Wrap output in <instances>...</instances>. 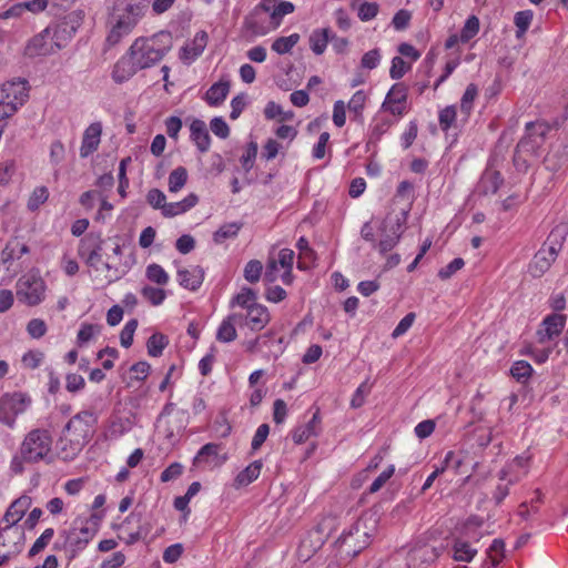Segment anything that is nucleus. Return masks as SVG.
I'll use <instances>...</instances> for the list:
<instances>
[{
	"label": "nucleus",
	"instance_id": "obj_61",
	"mask_svg": "<svg viewBox=\"0 0 568 568\" xmlns=\"http://www.w3.org/2000/svg\"><path fill=\"white\" fill-rule=\"evenodd\" d=\"M138 324V320L132 318L122 328L120 333V342L123 347L129 348L132 345Z\"/></svg>",
	"mask_w": 568,
	"mask_h": 568
},
{
	"label": "nucleus",
	"instance_id": "obj_42",
	"mask_svg": "<svg viewBox=\"0 0 568 568\" xmlns=\"http://www.w3.org/2000/svg\"><path fill=\"white\" fill-rule=\"evenodd\" d=\"M300 41L298 33H292L288 37H280L272 43V50L278 54L291 52L295 44Z\"/></svg>",
	"mask_w": 568,
	"mask_h": 568
},
{
	"label": "nucleus",
	"instance_id": "obj_63",
	"mask_svg": "<svg viewBox=\"0 0 568 568\" xmlns=\"http://www.w3.org/2000/svg\"><path fill=\"white\" fill-rule=\"evenodd\" d=\"M294 4L290 1H280L276 3V10L273 11V28H276L282 22L284 16L294 11Z\"/></svg>",
	"mask_w": 568,
	"mask_h": 568
},
{
	"label": "nucleus",
	"instance_id": "obj_43",
	"mask_svg": "<svg viewBox=\"0 0 568 568\" xmlns=\"http://www.w3.org/2000/svg\"><path fill=\"white\" fill-rule=\"evenodd\" d=\"M237 337L235 325L226 316L216 332V339L222 343H231Z\"/></svg>",
	"mask_w": 568,
	"mask_h": 568
},
{
	"label": "nucleus",
	"instance_id": "obj_48",
	"mask_svg": "<svg viewBox=\"0 0 568 568\" xmlns=\"http://www.w3.org/2000/svg\"><path fill=\"white\" fill-rule=\"evenodd\" d=\"M142 296L148 300L151 305L159 306L166 298V292L163 288L145 285L141 290Z\"/></svg>",
	"mask_w": 568,
	"mask_h": 568
},
{
	"label": "nucleus",
	"instance_id": "obj_20",
	"mask_svg": "<svg viewBox=\"0 0 568 568\" xmlns=\"http://www.w3.org/2000/svg\"><path fill=\"white\" fill-rule=\"evenodd\" d=\"M544 329H539V342L545 343L546 341L552 339L555 336H558L565 325H566V315L562 314H550L546 316L541 323Z\"/></svg>",
	"mask_w": 568,
	"mask_h": 568
},
{
	"label": "nucleus",
	"instance_id": "obj_17",
	"mask_svg": "<svg viewBox=\"0 0 568 568\" xmlns=\"http://www.w3.org/2000/svg\"><path fill=\"white\" fill-rule=\"evenodd\" d=\"M31 504L32 499L27 495H22L13 500L2 518V521L6 523L7 528L13 529V527L23 518Z\"/></svg>",
	"mask_w": 568,
	"mask_h": 568
},
{
	"label": "nucleus",
	"instance_id": "obj_15",
	"mask_svg": "<svg viewBox=\"0 0 568 568\" xmlns=\"http://www.w3.org/2000/svg\"><path fill=\"white\" fill-rule=\"evenodd\" d=\"M407 100V87L403 82L395 83L388 93L382 108L393 115H403L405 111V103Z\"/></svg>",
	"mask_w": 568,
	"mask_h": 568
},
{
	"label": "nucleus",
	"instance_id": "obj_26",
	"mask_svg": "<svg viewBox=\"0 0 568 568\" xmlns=\"http://www.w3.org/2000/svg\"><path fill=\"white\" fill-rule=\"evenodd\" d=\"M179 284L186 290L196 291L201 287L204 280V270L201 266H194L191 270L178 271Z\"/></svg>",
	"mask_w": 568,
	"mask_h": 568
},
{
	"label": "nucleus",
	"instance_id": "obj_27",
	"mask_svg": "<svg viewBox=\"0 0 568 568\" xmlns=\"http://www.w3.org/2000/svg\"><path fill=\"white\" fill-rule=\"evenodd\" d=\"M189 425V413L185 409H179L172 420L168 422L165 428V438L173 443L175 442L186 429Z\"/></svg>",
	"mask_w": 568,
	"mask_h": 568
},
{
	"label": "nucleus",
	"instance_id": "obj_35",
	"mask_svg": "<svg viewBox=\"0 0 568 568\" xmlns=\"http://www.w3.org/2000/svg\"><path fill=\"white\" fill-rule=\"evenodd\" d=\"M505 542L503 539H494L487 549L488 558L484 561L486 568L496 567L504 558Z\"/></svg>",
	"mask_w": 568,
	"mask_h": 568
},
{
	"label": "nucleus",
	"instance_id": "obj_9",
	"mask_svg": "<svg viewBox=\"0 0 568 568\" xmlns=\"http://www.w3.org/2000/svg\"><path fill=\"white\" fill-rule=\"evenodd\" d=\"M81 20L82 18L80 13L72 12L59 20L57 23L45 28V31H49L50 40L57 50L64 48L73 38L81 26Z\"/></svg>",
	"mask_w": 568,
	"mask_h": 568
},
{
	"label": "nucleus",
	"instance_id": "obj_44",
	"mask_svg": "<svg viewBox=\"0 0 568 568\" xmlns=\"http://www.w3.org/2000/svg\"><path fill=\"white\" fill-rule=\"evenodd\" d=\"M145 276L150 282L158 285H166L170 278L165 270L156 263L148 265Z\"/></svg>",
	"mask_w": 568,
	"mask_h": 568
},
{
	"label": "nucleus",
	"instance_id": "obj_28",
	"mask_svg": "<svg viewBox=\"0 0 568 568\" xmlns=\"http://www.w3.org/2000/svg\"><path fill=\"white\" fill-rule=\"evenodd\" d=\"M231 89V81L227 79H221L220 81L213 83L205 93L204 100L211 106L221 105Z\"/></svg>",
	"mask_w": 568,
	"mask_h": 568
},
{
	"label": "nucleus",
	"instance_id": "obj_39",
	"mask_svg": "<svg viewBox=\"0 0 568 568\" xmlns=\"http://www.w3.org/2000/svg\"><path fill=\"white\" fill-rule=\"evenodd\" d=\"M242 226L243 224L240 222L225 223L214 232L213 241L216 244H222L225 240L235 237Z\"/></svg>",
	"mask_w": 568,
	"mask_h": 568
},
{
	"label": "nucleus",
	"instance_id": "obj_3",
	"mask_svg": "<svg viewBox=\"0 0 568 568\" xmlns=\"http://www.w3.org/2000/svg\"><path fill=\"white\" fill-rule=\"evenodd\" d=\"M148 4V0H116L112 13L115 23L106 37V43L113 47L131 33L144 16Z\"/></svg>",
	"mask_w": 568,
	"mask_h": 568
},
{
	"label": "nucleus",
	"instance_id": "obj_30",
	"mask_svg": "<svg viewBox=\"0 0 568 568\" xmlns=\"http://www.w3.org/2000/svg\"><path fill=\"white\" fill-rule=\"evenodd\" d=\"M199 203V196L195 193H190L180 202L168 203L163 207V216L173 217L179 214L185 213Z\"/></svg>",
	"mask_w": 568,
	"mask_h": 568
},
{
	"label": "nucleus",
	"instance_id": "obj_57",
	"mask_svg": "<svg viewBox=\"0 0 568 568\" xmlns=\"http://www.w3.org/2000/svg\"><path fill=\"white\" fill-rule=\"evenodd\" d=\"M366 102V94L363 90L356 91L351 98L347 108L355 114V119L362 118V112Z\"/></svg>",
	"mask_w": 568,
	"mask_h": 568
},
{
	"label": "nucleus",
	"instance_id": "obj_49",
	"mask_svg": "<svg viewBox=\"0 0 568 568\" xmlns=\"http://www.w3.org/2000/svg\"><path fill=\"white\" fill-rule=\"evenodd\" d=\"M479 19L476 16H470L465 21V24L460 31V42L467 43L471 40L479 31Z\"/></svg>",
	"mask_w": 568,
	"mask_h": 568
},
{
	"label": "nucleus",
	"instance_id": "obj_47",
	"mask_svg": "<svg viewBox=\"0 0 568 568\" xmlns=\"http://www.w3.org/2000/svg\"><path fill=\"white\" fill-rule=\"evenodd\" d=\"M478 95V88L474 83H469L460 99V111L468 116L473 110V103Z\"/></svg>",
	"mask_w": 568,
	"mask_h": 568
},
{
	"label": "nucleus",
	"instance_id": "obj_32",
	"mask_svg": "<svg viewBox=\"0 0 568 568\" xmlns=\"http://www.w3.org/2000/svg\"><path fill=\"white\" fill-rule=\"evenodd\" d=\"M263 463L262 460H254L235 477V487H244L258 478Z\"/></svg>",
	"mask_w": 568,
	"mask_h": 568
},
{
	"label": "nucleus",
	"instance_id": "obj_6",
	"mask_svg": "<svg viewBox=\"0 0 568 568\" xmlns=\"http://www.w3.org/2000/svg\"><path fill=\"white\" fill-rule=\"evenodd\" d=\"M28 82H6L0 87V121L12 116L28 99Z\"/></svg>",
	"mask_w": 568,
	"mask_h": 568
},
{
	"label": "nucleus",
	"instance_id": "obj_2",
	"mask_svg": "<svg viewBox=\"0 0 568 568\" xmlns=\"http://www.w3.org/2000/svg\"><path fill=\"white\" fill-rule=\"evenodd\" d=\"M376 523L377 520L373 514H364L348 530H344L335 541L336 555L339 559H352L364 550L371 542Z\"/></svg>",
	"mask_w": 568,
	"mask_h": 568
},
{
	"label": "nucleus",
	"instance_id": "obj_38",
	"mask_svg": "<svg viewBox=\"0 0 568 568\" xmlns=\"http://www.w3.org/2000/svg\"><path fill=\"white\" fill-rule=\"evenodd\" d=\"M454 550V559L457 561H466L469 562L475 555L477 554V549L473 548L468 541L456 539L453 546Z\"/></svg>",
	"mask_w": 568,
	"mask_h": 568
},
{
	"label": "nucleus",
	"instance_id": "obj_62",
	"mask_svg": "<svg viewBox=\"0 0 568 568\" xmlns=\"http://www.w3.org/2000/svg\"><path fill=\"white\" fill-rule=\"evenodd\" d=\"M100 332L99 325H93L89 323L81 324V327L77 335V343L79 346H82L83 344L88 343L95 333Z\"/></svg>",
	"mask_w": 568,
	"mask_h": 568
},
{
	"label": "nucleus",
	"instance_id": "obj_55",
	"mask_svg": "<svg viewBox=\"0 0 568 568\" xmlns=\"http://www.w3.org/2000/svg\"><path fill=\"white\" fill-rule=\"evenodd\" d=\"M16 537L17 541L13 542V546L11 549H9L7 552L0 555V567L9 561L10 559L14 558L22 551L23 547V540H24V532L23 530H16Z\"/></svg>",
	"mask_w": 568,
	"mask_h": 568
},
{
	"label": "nucleus",
	"instance_id": "obj_37",
	"mask_svg": "<svg viewBox=\"0 0 568 568\" xmlns=\"http://www.w3.org/2000/svg\"><path fill=\"white\" fill-rule=\"evenodd\" d=\"M168 345L169 338L166 335L162 333H154L146 342L148 354L152 357H159Z\"/></svg>",
	"mask_w": 568,
	"mask_h": 568
},
{
	"label": "nucleus",
	"instance_id": "obj_16",
	"mask_svg": "<svg viewBox=\"0 0 568 568\" xmlns=\"http://www.w3.org/2000/svg\"><path fill=\"white\" fill-rule=\"evenodd\" d=\"M138 71L140 69L128 50L113 65L111 77L115 83L122 84L129 81Z\"/></svg>",
	"mask_w": 568,
	"mask_h": 568
},
{
	"label": "nucleus",
	"instance_id": "obj_58",
	"mask_svg": "<svg viewBox=\"0 0 568 568\" xmlns=\"http://www.w3.org/2000/svg\"><path fill=\"white\" fill-rule=\"evenodd\" d=\"M49 197V191L45 186H38L33 190L28 201V209L36 211L41 204H43Z\"/></svg>",
	"mask_w": 568,
	"mask_h": 568
},
{
	"label": "nucleus",
	"instance_id": "obj_23",
	"mask_svg": "<svg viewBox=\"0 0 568 568\" xmlns=\"http://www.w3.org/2000/svg\"><path fill=\"white\" fill-rule=\"evenodd\" d=\"M504 183L501 173L497 170L491 169V164H488L486 170L483 172L478 190L483 195L495 194Z\"/></svg>",
	"mask_w": 568,
	"mask_h": 568
},
{
	"label": "nucleus",
	"instance_id": "obj_31",
	"mask_svg": "<svg viewBox=\"0 0 568 568\" xmlns=\"http://www.w3.org/2000/svg\"><path fill=\"white\" fill-rule=\"evenodd\" d=\"M332 30L329 28L315 29L310 36V47L316 55H321L326 50L331 39Z\"/></svg>",
	"mask_w": 568,
	"mask_h": 568
},
{
	"label": "nucleus",
	"instance_id": "obj_60",
	"mask_svg": "<svg viewBox=\"0 0 568 568\" xmlns=\"http://www.w3.org/2000/svg\"><path fill=\"white\" fill-rule=\"evenodd\" d=\"M54 536V529L53 528H47L41 536L34 541L32 547L29 550V557H33L37 554H39L41 550H43L48 544L51 541L52 537Z\"/></svg>",
	"mask_w": 568,
	"mask_h": 568
},
{
	"label": "nucleus",
	"instance_id": "obj_8",
	"mask_svg": "<svg viewBox=\"0 0 568 568\" xmlns=\"http://www.w3.org/2000/svg\"><path fill=\"white\" fill-rule=\"evenodd\" d=\"M31 397L22 392L4 393L0 396V423L13 428L16 419L31 405Z\"/></svg>",
	"mask_w": 568,
	"mask_h": 568
},
{
	"label": "nucleus",
	"instance_id": "obj_22",
	"mask_svg": "<svg viewBox=\"0 0 568 568\" xmlns=\"http://www.w3.org/2000/svg\"><path fill=\"white\" fill-rule=\"evenodd\" d=\"M54 44L50 40L49 31H45V29L34 36L28 43L26 48V53L29 57H40V55H48L55 51Z\"/></svg>",
	"mask_w": 568,
	"mask_h": 568
},
{
	"label": "nucleus",
	"instance_id": "obj_36",
	"mask_svg": "<svg viewBox=\"0 0 568 568\" xmlns=\"http://www.w3.org/2000/svg\"><path fill=\"white\" fill-rule=\"evenodd\" d=\"M27 253H29L27 244L20 243L18 240L9 241L2 251V261L7 263L11 260H18Z\"/></svg>",
	"mask_w": 568,
	"mask_h": 568
},
{
	"label": "nucleus",
	"instance_id": "obj_54",
	"mask_svg": "<svg viewBox=\"0 0 568 568\" xmlns=\"http://www.w3.org/2000/svg\"><path fill=\"white\" fill-rule=\"evenodd\" d=\"M263 272V265L258 260H251L244 267V278L250 283H256L260 281Z\"/></svg>",
	"mask_w": 568,
	"mask_h": 568
},
{
	"label": "nucleus",
	"instance_id": "obj_25",
	"mask_svg": "<svg viewBox=\"0 0 568 568\" xmlns=\"http://www.w3.org/2000/svg\"><path fill=\"white\" fill-rule=\"evenodd\" d=\"M191 140L195 143L201 153L209 151L211 145V136L209 134L206 124L200 119H194L190 125Z\"/></svg>",
	"mask_w": 568,
	"mask_h": 568
},
{
	"label": "nucleus",
	"instance_id": "obj_34",
	"mask_svg": "<svg viewBox=\"0 0 568 568\" xmlns=\"http://www.w3.org/2000/svg\"><path fill=\"white\" fill-rule=\"evenodd\" d=\"M257 294L251 287H242L240 293H237L230 302V306H240L242 308L248 310L251 305H257L256 303Z\"/></svg>",
	"mask_w": 568,
	"mask_h": 568
},
{
	"label": "nucleus",
	"instance_id": "obj_1",
	"mask_svg": "<svg viewBox=\"0 0 568 568\" xmlns=\"http://www.w3.org/2000/svg\"><path fill=\"white\" fill-rule=\"evenodd\" d=\"M98 416L92 410H81L65 424L59 438L63 459H74L83 447L93 438Z\"/></svg>",
	"mask_w": 568,
	"mask_h": 568
},
{
	"label": "nucleus",
	"instance_id": "obj_64",
	"mask_svg": "<svg viewBox=\"0 0 568 568\" xmlns=\"http://www.w3.org/2000/svg\"><path fill=\"white\" fill-rule=\"evenodd\" d=\"M247 105V94L244 92L235 95L231 101V120H236Z\"/></svg>",
	"mask_w": 568,
	"mask_h": 568
},
{
	"label": "nucleus",
	"instance_id": "obj_33",
	"mask_svg": "<svg viewBox=\"0 0 568 568\" xmlns=\"http://www.w3.org/2000/svg\"><path fill=\"white\" fill-rule=\"evenodd\" d=\"M567 233V227L565 225L556 226L555 229L551 230L542 246L549 251H551V248L554 247V253L558 255V252L561 250L562 243L566 240Z\"/></svg>",
	"mask_w": 568,
	"mask_h": 568
},
{
	"label": "nucleus",
	"instance_id": "obj_4",
	"mask_svg": "<svg viewBox=\"0 0 568 568\" xmlns=\"http://www.w3.org/2000/svg\"><path fill=\"white\" fill-rule=\"evenodd\" d=\"M172 48L169 32H159L152 38H138L130 45V54L140 70L149 69L159 63Z\"/></svg>",
	"mask_w": 568,
	"mask_h": 568
},
{
	"label": "nucleus",
	"instance_id": "obj_40",
	"mask_svg": "<svg viewBox=\"0 0 568 568\" xmlns=\"http://www.w3.org/2000/svg\"><path fill=\"white\" fill-rule=\"evenodd\" d=\"M187 170L184 166L175 168L169 175V191L179 192L187 182Z\"/></svg>",
	"mask_w": 568,
	"mask_h": 568
},
{
	"label": "nucleus",
	"instance_id": "obj_5",
	"mask_svg": "<svg viewBox=\"0 0 568 568\" xmlns=\"http://www.w3.org/2000/svg\"><path fill=\"white\" fill-rule=\"evenodd\" d=\"M52 436L47 429L36 428L30 430L20 446V453L28 464L43 460L51 452Z\"/></svg>",
	"mask_w": 568,
	"mask_h": 568
},
{
	"label": "nucleus",
	"instance_id": "obj_21",
	"mask_svg": "<svg viewBox=\"0 0 568 568\" xmlns=\"http://www.w3.org/2000/svg\"><path fill=\"white\" fill-rule=\"evenodd\" d=\"M271 316L266 306L262 304L251 305L245 313V326L251 331L263 329L270 322Z\"/></svg>",
	"mask_w": 568,
	"mask_h": 568
},
{
	"label": "nucleus",
	"instance_id": "obj_56",
	"mask_svg": "<svg viewBox=\"0 0 568 568\" xmlns=\"http://www.w3.org/2000/svg\"><path fill=\"white\" fill-rule=\"evenodd\" d=\"M257 143L251 141L245 150V153L241 156L240 162L245 172H250L254 165L256 155H257Z\"/></svg>",
	"mask_w": 568,
	"mask_h": 568
},
{
	"label": "nucleus",
	"instance_id": "obj_13",
	"mask_svg": "<svg viewBox=\"0 0 568 568\" xmlns=\"http://www.w3.org/2000/svg\"><path fill=\"white\" fill-rule=\"evenodd\" d=\"M439 551L436 547L422 544L415 545L407 554L408 568H428L436 561Z\"/></svg>",
	"mask_w": 568,
	"mask_h": 568
},
{
	"label": "nucleus",
	"instance_id": "obj_59",
	"mask_svg": "<svg viewBox=\"0 0 568 568\" xmlns=\"http://www.w3.org/2000/svg\"><path fill=\"white\" fill-rule=\"evenodd\" d=\"M410 69V64L406 63L402 57H394L389 69V77L393 80L402 79L405 73Z\"/></svg>",
	"mask_w": 568,
	"mask_h": 568
},
{
	"label": "nucleus",
	"instance_id": "obj_24",
	"mask_svg": "<svg viewBox=\"0 0 568 568\" xmlns=\"http://www.w3.org/2000/svg\"><path fill=\"white\" fill-rule=\"evenodd\" d=\"M209 36L205 31L196 32L191 44H186L180 50V59L183 61L192 62L197 59L204 51L207 44Z\"/></svg>",
	"mask_w": 568,
	"mask_h": 568
},
{
	"label": "nucleus",
	"instance_id": "obj_46",
	"mask_svg": "<svg viewBox=\"0 0 568 568\" xmlns=\"http://www.w3.org/2000/svg\"><path fill=\"white\" fill-rule=\"evenodd\" d=\"M532 372L531 365L526 361H517L510 368L511 376L519 383H526Z\"/></svg>",
	"mask_w": 568,
	"mask_h": 568
},
{
	"label": "nucleus",
	"instance_id": "obj_52",
	"mask_svg": "<svg viewBox=\"0 0 568 568\" xmlns=\"http://www.w3.org/2000/svg\"><path fill=\"white\" fill-rule=\"evenodd\" d=\"M220 449L221 444L207 443L204 446H202L201 449L197 452L193 463L197 464L201 463L202 460L207 462L210 458H217Z\"/></svg>",
	"mask_w": 568,
	"mask_h": 568
},
{
	"label": "nucleus",
	"instance_id": "obj_11",
	"mask_svg": "<svg viewBox=\"0 0 568 568\" xmlns=\"http://www.w3.org/2000/svg\"><path fill=\"white\" fill-rule=\"evenodd\" d=\"M102 244L103 240L99 233H88L84 235L78 246V255L90 267H97L102 258Z\"/></svg>",
	"mask_w": 568,
	"mask_h": 568
},
{
	"label": "nucleus",
	"instance_id": "obj_18",
	"mask_svg": "<svg viewBox=\"0 0 568 568\" xmlns=\"http://www.w3.org/2000/svg\"><path fill=\"white\" fill-rule=\"evenodd\" d=\"M556 258L557 255L554 253V247L549 251L541 246L529 263V274L536 278L541 277L550 268Z\"/></svg>",
	"mask_w": 568,
	"mask_h": 568
},
{
	"label": "nucleus",
	"instance_id": "obj_12",
	"mask_svg": "<svg viewBox=\"0 0 568 568\" xmlns=\"http://www.w3.org/2000/svg\"><path fill=\"white\" fill-rule=\"evenodd\" d=\"M327 536L322 525H317L307 531L298 546V558L303 561L311 559L325 544Z\"/></svg>",
	"mask_w": 568,
	"mask_h": 568
},
{
	"label": "nucleus",
	"instance_id": "obj_10",
	"mask_svg": "<svg viewBox=\"0 0 568 568\" xmlns=\"http://www.w3.org/2000/svg\"><path fill=\"white\" fill-rule=\"evenodd\" d=\"M45 283L36 274H26L17 282V297L29 306L38 305L44 298Z\"/></svg>",
	"mask_w": 568,
	"mask_h": 568
},
{
	"label": "nucleus",
	"instance_id": "obj_41",
	"mask_svg": "<svg viewBox=\"0 0 568 568\" xmlns=\"http://www.w3.org/2000/svg\"><path fill=\"white\" fill-rule=\"evenodd\" d=\"M97 530V528H90L88 526L81 527L79 532H75V530L68 532L65 540L68 542H81V550H83L94 537Z\"/></svg>",
	"mask_w": 568,
	"mask_h": 568
},
{
	"label": "nucleus",
	"instance_id": "obj_51",
	"mask_svg": "<svg viewBox=\"0 0 568 568\" xmlns=\"http://www.w3.org/2000/svg\"><path fill=\"white\" fill-rule=\"evenodd\" d=\"M457 116V110L455 105H447L439 111L438 121L439 126L444 132H447L450 126L455 123Z\"/></svg>",
	"mask_w": 568,
	"mask_h": 568
},
{
	"label": "nucleus",
	"instance_id": "obj_14",
	"mask_svg": "<svg viewBox=\"0 0 568 568\" xmlns=\"http://www.w3.org/2000/svg\"><path fill=\"white\" fill-rule=\"evenodd\" d=\"M270 16L253 8L243 20V29L252 37L265 36L271 30Z\"/></svg>",
	"mask_w": 568,
	"mask_h": 568
},
{
	"label": "nucleus",
	"instance_id": "obj_50",
	"mask_svg": "<svg viewBox=\"0 0 568 568\" xmlns=\"http://www.w3.org/2000/svg\"><path fill=\"white\" fill-rule=\"evenodd\" d=\"M531 20H532V11H530V10L518 11L515 14L514 22H515V26L517 27V30H516L517 38H521L526 33V31L528 30V28L531 23Z\"/></svg>",
	"mask_w": 568,
	"mask_h": 568
},
{
	"label": "nucleus",
	"instance_id": "obj_45",
	"mask_svg": "<svg viewBox=\"0 0 568 568\" xmlns=\"http://www.w3.org/2000/svg\"><path fill=\"white\" fill-rule=\"evenodd\" d=\"M399 229L400 220L398 219L396 223V230L394 229L393 235H386L378 243L374 244V246L378 248L381 254H386L397 245L400 239V234L398 233Z\"/></svg>",
	"mask_w": 568,
	"mask_h": 568
},
{
	"label": "nucleus",
	"instance_id": "obj_53",
	"mask_svg": "<svg viewBox=\"0 0 568 568\" xmlns=\"http://www.w3.org/2000/svg\"><path fill=\"white\" fill-rule=\"evenodd\" d=\"M528 460H529V457H524V456H516L513 462L508 465V468H503L499 474H498V477L500 480H508V484H514L515 481L518 480V477H515V478H508V475H509V470H513L515 468H524L527 466L528 464Z\"/></svg>",
	"mask_w": 568,
	"mask_h": 568
},
{
	"label": "nucleus",
	"instance_id": "obj_7",
	"mask_svg": "<svg viewBox=\"0 0 568 568\" xmlns=\"http://www.w3.org/2000/svg\"><path fill=\"white\" fill-rule=\"evenodd\" d=\"M551 130L547 121H531L525 125V135L517 143L518 152H525V155L539 156L546 138Z\"/></svg>",
	"mask_w": 568,
	"mask_h": 568
},
{
	"label": "nucleus",
	"instance_id": "obj_19",
	"mask_svg": "<svg viewBox=\"0 0 568 568\" xmlns=\"http://www.w3.org/2000/svg\"><path fill=\"white\" fill-rule=\"evenodd\" d=\"M102 134V124L100 122L91 123L83 133L80 148V156L88 158L99 148Z\"/></svg>",
	"mask_w": 568,
	"mask_h": 568
},
{
	"label": "nucleus",
	"instance_id": "obj_29",
	"mask_svg": "<svg viewBox=\"0 0 568 568\" xmlns=\"http://www.w3.org/2000/svg\"><path fill=\"white\" fill-rule=\"evenodd\" d=\"M321 422L320 409L317 408L311 420L304 425L296 427L292 433L293 442L297 445L306 442L311 436L317 435V425Z\"/></svg>",
	"mask_w": 568,
	"mask_h": 568
}]
</instances>
